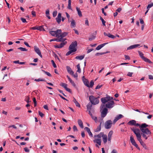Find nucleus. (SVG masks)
<instances>
[{
    "mask_svg": "<svg viewBox=\"0 0 153 153\" xmlns=\"http://www.w3.org/2000/svg\"><path fill=\"white\" fill-rule=\"evenodd\" d=\"M104 34L105 36H108V37L114 39L115 38V36H114L111 34L109 33H107L105 32L104 33Z\"/></svg>",
    "mask_w": 153,
    "mask_h": 153,
    "instance_id": "obj_11",
    "label": "nucleus"
},
{
    "mask_svg": "<svg viewBox=\"0 0 153 153\" xmlns=\"http://www.w3.org/2000/svg\"><path fill=\"white\" fill-rule=\"evenodd\" d=\"M67 42H62L60 43L59 45H55L54 46L55 48H60L63 47L64 45H66L67 43Z\"/></svg>",
    "mask_w": 153,
    "mask_h": 153,
    "instance_id": "obj_10",
    "label": "nucleus"
},
{
    "mask_svg": "<svg viewBox=\"0 0 153 153\" xmlns=\"http://www.w3.org/2000/svg\"><path fill=\"white\" fill-rule=\"evenodd\" d=\"M85 130H86L88 133L89 135L91 137H92L93 136V134L92 133L90 129L88 127H86L85 128Z\"/></svg>",
    "mask_w": 153,
    "mask_h": 153,
    "instance_id": "obj_14",
    "label": "nucleus"
},
{
    "mask_svg": "<svg viewBox=\"0 0 153 153\" xmlns=\"http://www.w3.org/2000/svg\"><path fill=\"white\" fill-rule=\"evenodd\" d=\"M37 30L40 31H45V29L43 27V26H41L37 27Z\"/></svg>",
    "mask_w": 153,
    "mask_h": 153,
    "instance_id": "obj_38",
    "label": "nucleus"
},
{
    "mask_svg": "<svg viewBox=\"0 0 153 153\" xmlns=\"http://www.w3.org/2000/svg\"><path fill=\"white\" fill-rule=\"evenodd\" d=\"M106 106L104 104H102L100 107V108L101 110L103 109L104 108H105V107Z\"/></svg>",
    "mask_w": 153,
    "mask_h": 153,
    "instance_id": "obj_62",
    "label": "nucleus"
},
{
    "mask_svg": "<svg viewBox=\"0 0 153 153\" xmlns=\"http://www.w3.org/2000/svg\"><path fill=\"white\" fill-rule=\"evenodd\" d=\"M76 10L78 12V14L79 15V16L80 17H81L82 16V12L80 10V9L79 8H78V7H77L76 8Z\"/></svg>",
    "mask_w": 153,
    "mask_h": 153,
    "instance_id": "obj_29",
    "label": "nucleus"
},
{
    "mask_svg": "<svg viewBox=\"0 0 153 153\" xmlns=\"http://www.w3.org/2000/svg\"><path fill=\"white\" fill-rule=\"evenodd\" d=\"M113 99V98L112 97H111L109 96H108L107 97L102 98L101 100L102 103L105 104Z\"/></svg>",
    "mask_w": 153,
    "mask_h": 153,
    "instance_id": "obj_4",
    "label": "nucleus"
},
{
    "mask_svg": "<svg viewBox=\"0 0 153 153\" xmlns=\"http://www.w3.org/2000/svg\"><path fill=\"white\" fill-rule=\"evenodd\" d=\"M56 20L58 23L59 24L61 22V19L57 17L56 18Z\"/></svg>",
    "mask_w": 153,
    "mask_h": 153,
    "instance_id": "obj_53",
    "label": "nucleus"
},
{
    "mask_svg": "<svg viewBox=\"0 0 153 153\" xmlns=\"http://www.w3.org/2000/svg\"><path fill=\"white\" fill-rule=\"evenodd\" d=\"M85 56V55L84 54L80 56H77L75 58L76 59H79L81 60L84 58Z\"/></svg>",
    "mask_w": 153,
    "mask_h": 153,
    "instance_id": "obj_34",
    "label": "nucleus"
},
{
    "mask_svg": "<svg viewBox=\"0 0 153 153\" xmlns=\"http://www.w3.org/2000/svg\"><path fill=\"white\" fill-rule=\"evenodd\" d=\"M136 123L135 120H132L130 121L128 123V124L130 125H135V123Z\"/></svg>",
    "mask_w": 153,
    "mask_h": 153,
    "instance_id": "obj_28",
    "label": "nucleus"
},
{
    "mask_svg": "<svg viewBox=\"0 0 153 153\" xmlns=\"http://www.w3.org/2000/svg\"><path fill=\"white\" fill-rule=\"evenodd\" d=\"M146 133H141V135H142V137L145 138L146 140H147L148 138V137L146 135Z\"/></svg>",
    "mask_w": 153,
    "mask_h": 153,
    "instance_id": "obj_46",
    "label": "nucleus"
},
{
    "mask_svg": "<svg viewBox=\"0 0 153 153\" xmlns=\"http://www.w3.org/2000/svg\"><path fill=\"white\" fill-rule=\"evenodd\" d=\"M42 71L48 76L51 77L52 76L51 74L48 72L44 70H42Z\"/></svg>",
    "mask_w": 153,
    "mask_h": 153,
    "instance_id": "obj_48",
    "label": "nucleus"
},
{
    "mask_svg": "<svg viewBox=\"0 0 153 153\" xmlns=\"http://www.w3.org/2000/svg\"><path fill=\"white\" fill-rule=\"evenodd\" d=\"M101 124L102 122H101L100 123V125L98 126L97 128L94 130V131L95 132H97L100 131L101 128Z\"/></svg>",
    "mask_w": 153,
    "mask_h": 153,
    "instance_id": "obj_17",
    "label": "nucleus"
},
{
    "mask_svg": "<svg viewBox=\"0 0 153 153\" xmlns=\"http://www.w3.org/2000/svg\"><path fill=\"white\" fill-rule=\"evenodd\" d=\"M123 117V116L121 114H120L117 116L116 117H115L114 119V120L113 121V124H114L116 123V122L118 121L119 119H121Z\"/></svg>",
    "mask_w": 153,
    "mask_h": 153,
    "instance_id": "obj_9",
    "label": "nucleus"
},
{
    "mask_svg": "<svg viewBox=\"0 0 153 153\" xmlns=\"http://www.w3.org/2000/svg\"><path fill=\"white\" fill-rule=\"evenodd\" d=\"M135 135H136V134H137L138 133L140 132V130L139 128H136V130L134 131H133Z\"/></svg>",
    "mask_w": 153,
    "mask_h": 153,
    "instance_id": "obj_52",
    "label": "nucleus"
},
{
    "mask_svg": "<svg viewBox=\"0 0 153 153\" xmlns=\"http://www.w3.org/2000/svg\"><path fill=\"white\" fill-rule=\"evenodd\" d=\"M130 140L131 141V142L132 144V145H134L135 143H136L133 135H131V136L130 137Z\"/></svg>",
    "mask_w": 153,
    "mask_h": 153,
    "instance_id": "obj_26",
    "label": "nucleus"
},
{
    "mask_svg": "<svg viewBox=\"0 0 153 153\" xmlns=\"http://www.w3.org/2000/svg\"><path fill=\"white\" fill-rule=\"evenodd\" d=\"M113 133V132L112 131H110L108 134V137H111Z\"/></svg>",
    "mask_w": 153,
    "mask_h": 153,
    "instance_id": "obj_49",
    "label": "nucleus"
},
{
    "mask_svg": "<svg viewBox=\"0 0 153 153\" xmlns=\"http://www.w3.org/2000/svg\"><path fill=\"white\" fill-rule=\"evenodd\" d=\"M106 104L105 106L106 108H111L113 107V105L114 104V102L113 101H109Z\"/></svg>",
    "mask_w": 153,
    "mask_h": 153,
    "instance_id": "obj_7",
    "label": "nucleus"
},
{
    "mask_svg": "<svg viewBox=\"0 0 153 153\" xmlns=\"http://www.w3.org/2000/svg\"><path fill=\"white\" fill-rule=\"evenodd\" d=\"M51 62L52 64V65H53V67L54 68H56L57 66H56V64H55L54 61L53 60H51Z\"/></svg>",
    "mask_w": 153,
    "mask_h": 153,
    "instance_id": "obj_57",
    "label": "nucleus"
},
{
    "mask_svg": "<svg viewBox=\"0 0 153 153\" xmlns=\"http://www.w3.org/2000/svg\"><path fill=\"white\" fill-rule=\"evenodd\" d=\"M100 98L99 96L97 97H95L93 95H91L89 97V100L92 104L94 105L97 104L99 103V100L98 99Z\"/></svg>",
    "mask_w": 153,
    "mask_h": 153,
    "instance_id": "obj_2",
    "label": "nucleus"
},
{
    "mask_svg": "<svg viewBox=\"0 0 153 153\" xmlns=\"http://www.w3.org/2000/svg\"><path fill=\"white\" fill-rule=\"evenodd\" d=\"M77 68L78 69L77 70V72H78L79 73H80L81 72V70L80 68V66L79 64H78L76 66Z\"/></svg>",
    "mask_w": 153,
    "mask_h": 153,
    "instance_id": "obj_42",
    "label": "nucleus"
},
{
    "mask_svg": "<svg viewBox=\"0 0 153 153\" xmlns=\"http://www.w3.org/2000/svg\"><path fill=\"white\" fill-rule=\"evenodd\" d=\"M124 56L126 60H130V58L129 56L128 55H125Z\"/></svg>",
    "mask_w": 153,
    "mask_h": 153,
    "instance_id": "obj_63",
    "label": "nucleus"
},
{
    "mask_svg": "<svg viewBox=\"0 0 153 153\" xmlns=\"http://www.w3.org/2000/svg\"><path fill=\"white\" fill-rule=\"evenodd\" d=\"M95 36H94L93 35H92L90 37H89V40L90 41H91L92 40L95 39Z\"/></svg>",
    "mask_w": 153,
    "mask_h": 153,
    "instance_id": "obj_51",
    "label": "nucleus"
},
{
    "mask_svg": "<svg viewBox=\"0 0 153 153\" xmlns=\"http://www.w3.org/2000/svg\"><path fill=\"white\" fill-rule=\"evenodd\" d=\"M34 50L36 53L38 54L41 53L39 49L38 48H37L36 46H34Z\"/></svg>",
    "mask_w": 153,
    "mask_h": 153,
    "instance_id": "obj_31",
    "label": "nucleus"
},
{
    "mask_svg": "<svg viewBox=\"0 0 153 153\" xmlns=\"http://www.w3.org/2000/svg\"><path fill=\"white\" fill-rule=\"evenodd\" d=\"M138 53L140 57L145 62H148L149 64H152V62L151 61H150L149 59L145 57V56H143V54L142 52L140 51H138Z\"/></svg>",
    "mask_w": 153,
    "mask_h": 153,
    "instance_id": "obj_3",
    "label": "nucleus"
},
{
    "mask_svg": "<svg viewBox=\"0 0 153 153\" xmlns=\"http://www.w3.org/2000/svg\"><path fill=\"white\" fill-rule=\"evenodd\" d=\"M45 14L46 15V16L47 17H48V18L49 19H51V17L49 16L50 13H49V9H48L46 10L45 12Z\"/></svg>",
    "mask_w": 153,
    "mask_h": 153,
    "instance_id": "obj_35",
    "label": "nucleus"
},
{
    "mask_svg": "<svg viewBox=\"0 0 153 153\" xmlns=\"http://www.w3.org/2000/svg\"><path fill=\"white\" fill-rule=\"evenodd\" d=\"M55 33H56V36L58 37V38L60 37V36L59 34H61L62 32V30L61 29H59L55 31Z\"/></svg>",
    "mask_w": 153,
    "mask_h": 153,
    "instance_id": "obj_19",
    "label": "nucleus"
},
{
    "mask_svg": "<svg viewBox=\"0 0 153 153\" xmlns=\"http://www.w3.org/2000/svg\"><path fill=\"white\" fill-rule=\"evenodd\" d=\"M153 6V3H152L151 4H149L147 7V9L149 10V9Z\"/></svg>",
    "mask_w": 153,
    "mask_h": 153,
    "instance_id": "obj_55",
    "label": "nucleus"
},
{
    "mask_svg": "<svg viewBox=\"0 0 153 153\" xmlns=\"http://www.w3.org/2000/svg\"><path fill=\"white\" fill-rule=\"evenodd\" d=\"M66 39H64L63 38V37H61V38H60L59 39H57L56 41L62 42H64V41Z\"/></svg>",
    "mask_w": 153,
    "mask_h": 153,
    "instance_id": "obj_36",
    "label": "nucleus"
},
{
    "mask_svg": "<svg viewBox=\"0 0 153 153\" xmlns=\"http://www.w3.org/2000/svg\"><path fill=\"white\" fill-rule=\"evenodd\" d=\"M70 51H69L68 52H67L66 54V55L67 56H68L71 53L73 52H75L76 51V49H74L73 50H70Z\"/></svg>",
    "mask_w": 153,
    "mask_h": 153,
    "instance_id": "obj_21",
    "label": "nucleus"
},
{
    "mask_svg": "<svg viewBox=\"0 0 153 153\" xmlns=\"http://www.w3.org/2000/svg\"><path fill=\"white\" fill-rule=\"evenodd\" d=\"M100 19L102 21L103 25V26H105V23L106 22L104 20V19H103V18L101 16H100Z\"/></svg>",
    "mask_w": 153,
    "mask_h": 153,
    "instance_id": "obj_43",
    "label": "nucleus"
},
{
    "mask_svg": "<svg viewBox=\"0 0 153 153\" xmlns=\"http://www.w3.org/2000/svg\"><path fill=\"white\" fill-rule=\"evenodd\" d=\"M66 69L68 72L71 75L73 74L74 71L71 70V68L69 66H66Z\"/></svg>",
    "mask_w": 153,
    "mask_h": 153,
    "instance_id": "obj_13",
    "label": "nucleus"
},
{
    "mask_svg": "<svg viewBox=\"0 0 153 153\" xmlns=\"http://www.w3.org/2000/svg\"><path fill=\"white\" fill-rule=\"evenodd\" d=\"M71 0H68V8L69 9H71Z\"/></svg>",
    "mask_w": 153,
    "mask_h": 153,
    "instance_id": "obj_45",
    "label": "nucleus"
},
{
    "mask_svg": "<svg viewBox=\"0 0 153 153\" xmlns=\"http://www.w3.org/2000/svg\"><path fill=\"white\" fill-rule=\"evenodd\" d=\"M33 101L34 103V106L36 107L37 105L36 101V98L35 97H34L33 98Z\"/></svg>",
    "mask_w": 153,
    "mask_h": 153,
    "instance_id": "obj_54",
    "label": "nucleus"
},
{
    "mask_svg": "<svg viewBox=\"0 0 153 153\" xmlns=\"http://www.w3.org/2000/svg\"><path fill=\"white\" fill-rule=\"evenodd\" d=\"M20 19L23 23L27 22L26 21V20L25 19L22 17Z\"/></svg>",
    "mask_w": 153,
    "mask_h": 153,
    "instance_id": "obj_60",
    "label": "nucleus"
},
{
    "mask_svg": "<svg viewBox=\"0 0 153 153\" xmlns=\"http://www.w3.org/2000/svg\"><path fill=\"white\" fill-rule=\"evenodd\" d=\"M92 103L91 102H89L88 105H87V109L88 110H91V108L92 106Z\"/></svg>",
    "mask_w": 153,
    "mask_h": 153,
    "instance_id": "obj_33",
    "label": "nucleus"
},
{
    "mask_svg": "<svg viewBox=\"0 0 153 153\" xmlns=\"http://www.w3.org/2000/svg\"><path fill=\"white\" fill-rule=\"evenodd\" d=\"M112 124V122L111 120L107 121L105 123V128L106 129L110 128L111 127Z\"/></svg>",
    "mask_w": 153,
    "mask_h": 153,
    "instance_id": "obj_6",
    "label": "nucleus"
},
{
    "mask_svg": "<svg viewBox=\"0 0 153 153\" xmlns=\"http://www.w3.org/2000/svg\"><path fill=\"white\" fill-rule=\"evenodd\" d=\"M68 33L66 32H64L62 33H61L60 35V37L63 38L66 36Z\"/></svg>",
    "mask_w": 153,
    "mask_h": 153,
    "instance_id": "obj_37",
    "label": "nucleus"
},
{
    "mask_svg": "<svg viewBox=\"0 0 153 153\" xmlns=\"http://www.w3.org/2000/svg\"><path fill=\"white\" fill-rule=\"evenodd\" d=\"M109 52L107 51L106 52H103V53H97L95 54V55L96 56H99V55H102L106 54Z\"/></svg>",
    "mask_w": 153,
    "mask_h": 153,
    "instance_id": "obj_39",
    "label": "nucleus"
},
{
    "mask_svg": "<svg viewBox=\"0 0 153 153\" xmlns=\"http://www.w3.org/2000/svg\"><path fill=\"white\" fill-rule=\"evenodd\" d=\"M140 46V44H135L134 45H133L130 46L129 47H128L127 48V50H129L130 49H133L139 46Z\"/></svg>",
    "mask_w": 153,
    "mask_h": 153,
    "instance_id": "obj_12",
    "label": "nucleus"
},
{
    "mask_svg": "<svg viewBox=\"0 0 153 153\" xmlns=\"http://www.w3.org/2000/svg\"><path fill=\"white\" fill-rule=\"evenodd\" d=\"M149 127V125L146 124L145 123L142 124L140 126V130L143 133H146V135H150L151 132L149 129L147 128V127Z\"/></svg>",
    "mask_w": 153,
    "mask_h": 153,
    "instance_id": "obj_1",
    "label": "nucleus"
},
{
    "mask_svg": "<svg viewBox=\"0 0 153 153\" xmlns=\"http://www.w3.org/2000/svg\"><path fill=\"white\" fill-rule=\"evenodd\" d=\"M130 140L131 141V142L132 144V145H134L135 143H136L133 135H131V136L130 137Z\"/></svg>",
    "mask_w": 153,
    "mask_h": 153,
    "instance_id": "obj_25",
    "label": "nucleus"
},
{
    "mask_svg": "<svg viewBox=\"0 0 153 153\" xmlns=\"http://www.w3.org/2000/svg\"><path fill=\"white\" fill-rule=\"evenodd\" d=\"M133 74V73L128 72L127 74V75L128 76L131 77L132 76V75Z\"/></svg>",
    "mask_w": 153,
    "mask_h": 153,
    "instance_id": "obj_64",
    "label": "nucleus"
},
{
    "mask_svg": "<svg viewBox=\"0 0 153 153\" xmlns=\"http://www.w3.org/2000/svg\"><path fill=\"white\" fill-rule=\"evenodd\" d=\"M83 82L84 84H85V85H86V82H87V84H88V83H89V82H88V81L86 79H85V80H83Z\"/></svg>",
    "mask_w": 153,
    "mask_h": 153,
    "instance_id": "obj_61",
    "label": "nucleus"
},
{
    "mask_svg": "<svg viewBox=\"0 0 153 153\" xmlns=\"http://www.w3.org/2000/svg\"><path fill=\"white\" fill-rule=\"evenodd\" d=\"M108 44V42L103 43V44H102L100 45H99L96 48V50H100V49H101L105 45H106V44Z\"/></svg>",
    "mask_w": 153,
    "mask_h": 153,
    "instance_id": "obj_15",
    "label": "nucleus"
},
{
    "mask_svg": "<svg viewBox=\"0 0 153 153\" xmlns=\"http://www.w3.org/2000/svg\"><path fill=\"white\" fill-rule=\"evenodd\" d=\"M102 137V140L103 142V143L104 144H105L106 143L107 141V136L106 134H105L103 135Z\"/></svg>",
    "mask_w": 153,
    "mask_h": 153,
    "instance_id": "obj_16",
    "label": "nucleus"
},
{
    "mask_svg": "<svg viewBox=\"0 0 153 153\" xmlns=\"http://www.w3.org/2000/svg\"><path fill=\"white\" fill-rule=\"evenodd\" d=\"M35 81L36 82H39V81H44V82H46V80H45V79H41L40 78H39L37 79H35Z\"/></svg>",
    "mask_w": 153,
    "mask_h": 153,
    "instance_id": "obj_47",
    "label": "nucleus"
},
{
    "mask_svg": "<svg viewBox=\"0 0 153 153\" xmlns=\"http://www.w3.org/2000/svg\"><path fill=\"white\" fill-rule=\"evenodd\" d=\"M136 136L137 138V139L138 141L140 142L142 140L141 139V135L140 133V132L138 133L137 134H136Z\"/></svg>",
    "mask_w": 153,
    "mask_h": 153,
    "instance_id": "obj_22",
    "label": "nucleus"
},
{
    "mask_svg": "<svg viewBox=\"0 0 153 153\" xmlns=\"http://www.w3.org/2000/svg\"><path fill=\"white\" fill-rule=\"evenodd\" d=\"M38 113L39 114L41 117H42L44 116V114L41 112L40 111H39Z\"/></svg>",
    "mask_w": 153,
    "mask_h": 153,
    "instance_id": "obj_59",
    "label": "nucleus"
},
{
    "mask_svg": "<svg viewBox=\"0 0 153 153\" xmlns=\"http://www.w3.org/2000/svg\"><path fill=\"white\" fill-rule=\"evenodd\" d=\"M57 11H54L53 13V17H55L57 14Z\"/></svg>",
    "mask_w": 153,
    "mask_h": 153,
    "instance_id": "obj_56",
    "label": "nucleus"
},
{
    "mask_svg": "<svg viewBox=\"0 0 153 153\" xmlns=\"http://www.w3.org/2000/svg\"><path fill=\"white\" fill-rule=\"evenodd\" d=\"M94 142L98 144L100 146L101 143V140L100 139H97L94 140Z\"/></svg>",
    "mask_w": 153,
    "mask_h": 153,
    "instance_id": "obj_18",
    "label": "nucleus"
},
{
    "mask_svg": "<svg viewBox=\"0 0 153 153\" xmlns=\"http://www.w3.org/2000/svg\"><path fill=\"white\" fill-rule=\"evenodd\" d=\"M30 99V97L29 96H27L25 98V100L26 101L27 103H28L30 102H31V101H29Z\"/></svg>",
    "mask_w": 153,
    "mask_h": 153,
    "instance_id": "obj_41",
    "label": "nucleus"
},
{
    "mask_svg": "<svg viewBox=\"0 0 153 153\" xmlns=\"http://www.w3.org/2000/svg\"><path fill=\"white\" fill-rule=\"evenodd\" d=\"M77 42L76 41H75L74 42H72L69 46L68 49L69 50H73L74 49H76V51L77 49L76 48V47L77 46Z\"/></svg>",
    "mask_w": 153,
    "mask_h": 153,
    "instance_id": "obj_5",
    "label": "nucleus"
},
{
    "mask_svg": "<svg viewBox=\"0 0 153 153\" xmlns=\"http://www.w3.org/2000/svg\"><path fill=\"white\" fill-rule=\"evenodd\" d=\"M78 123L79 125L81 128H83V123L82 120L80 119H79L78 120Z\"/></svg>",
    "mask_w": 153,
    "mask_h": 153,
    "instance_id": "obj_20",
    "label": "nucleus"
},
{
    "mask_svg": "<svg viewBox=\"0 0 153 153\" xmlns=\"http://www.w3.org/2000/svg\"><path fill=\"white\" fill-rule=\"evenodd\" d=\"M108 109L106 108H104L103 109L101 113V117H102L104 118L106 116L108 113Z\"/></svg>",
    "mask_w": 153,
    "mask_h": 153,
    "instance_id": "obj_8",
    "label": "nucleus"
},
{
    "mask_svg": "<svg viewBox=\"0 0 153 153\" xmlns=\"http://www.w3.org/2000/svg\"><path fill=\"white\" fill-rule=\"evenodd\" d=\"M60 85L62 86L65 89L66 88H67V85L65 83H63V82L61 83Z\"/></svg>",
    "mask_w": 153,
    "mask_h": 153,
    "instance_id": "obj_40",
    "label": "nucleus"
},
{
    "mask_svg": "<svg viewBox=\"0 0 153 153\" xmlns=\"http://www.w3.org/2000/svg\"><path fill=\"white\" fill-rule=\"evenodd\" d=\"M73 102H74V103L75 104V105L76 106L78 107H80V105L79 103L76 100V99L74 97V100H73Z\"/></svg>",
    "mask_w": 153,
    "mask_h": 153,
    "instance_id": "obj_30",
    "label": "nucleus"
},
{
    "mask_svg": "<svg viewBox=\"0 0 153 153\" xmlns=\"http://www.w3.org/2000/svg\"><path fill=\"white\" fill-rule=\"evenodd\" d=\"M86 86L87 87L89 88H91L94 85V82L93 80H91L90 82V85L88 84H87V82H86Z\"/></svg>",
    "mask_w": 153,
    "mask_h": 153,
    "instance_id": "obj_23",
    "label": "nucleus"
},
{
    "mask_svg": "<svg viewBox=\"0 0 153 153\" xmlns=\"http://www.w3.org/2000/svg\"><path fill=\"white\" fill-rule=\"evenodd\" d=\"M91 117L92 119L95 121L96 123H97V117L95 116H93V115L92 116H91Z\"/></svg>",
    "mask_w": 153,
    "mask_h": 153,
    "instance_id": "obj_58",
    "label": "nucleus"
},
{
    "mask_svg": "<svg viewBox=\"0 0 153 153\" xmlns=\"http://www.w3.org/2000/svg\"><path fill=\"white\" fill-rule=\"evenodd\" d=\"M18 49L20 50L21 51H26L27 50L25 48H23L22 47H19L18 48Z\"/></svg>",
    "mask_w": 153,
    "mask_h": 153,
    "instance_id": "obj_50",
    "label": "nucleus"
},
{
    "mask_svg": "<svg viewBox=\"0 0 153 153\" xmlns=\"http://www.w3.org/2000/svg\"><path fill=\"white\" fill-rule=\"evenodd\" d=\"M76 26V23L75 20L72 19L71 24V27L72 28Z\"/></svg>",
    "mask_w": 153,
    "mask_h": 153,
    "instance_id": "obj_27",
    "label": "nucleus"
},
{
    "mask_svg": "<svg viewBox=\"0 0 153 153\" xmlns=\"http://www.w3.org/2000/svg\"><path fill=\"white\" fill-rule=\"evenodd\" d=\"M104 135V133L103 132H101L98 134L95 135L94 136V137H97L99 138H100L102 137Z\"/></svg>",
    "mask_w": 153,
    "mask_h": 153,
    "instance_id": "obj_24",
    "label": "nucleus"
},
{
    "mask_svg": "<svg viewBox=\"0 0 153 153\" xmlns=\"http://www.w3.org/2000/svg\"><path fill=\"white\" fill-rule=\"evenodd\" d=\"M140 143L141 144V145L143 146V147L144 148L146 149H147L148 150V149L147 148V147L145 143H144V142H143L142 140L140 142Z\"/></svg>",
    "mask_w": 153,
    "mask_h": 153,
    "instance_id": "obj_32",
    "label": "nucleus"
},
{
    "mask_svg": "<svg viewBox=\"0 0 153 153\" xmlns=\"http://www.w3.org/2000/svg\"><path fill=\"white\" fill-rule=\"evenodd\" d=\"M49 33L53 36H56V33L55 31H49Z\"/></svg>",
    "mask_w": 153,
    "mask_h": 153,
    "instance_id": "obj_44",
    "label": "nucleus"
}]
</instances>
